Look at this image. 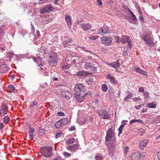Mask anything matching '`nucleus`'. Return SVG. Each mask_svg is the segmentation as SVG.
<instances>
[{
  "label": "nucleus",
  "instance_id": "nucleus-1",
  "mask_svg": "<svg viewBox=\"0 0 160 160\" xmlns=\"http://www.w3.org/2000/svg\"><path fill=\"white\" fill-rule=\"evenodd\" d=\"M74 96L79 103L83 102L85 99L84 93L86 91V87L82 84L80 83L75 85L74 88Z\"/></svg>",
  "mask_w": 160,
  "mask_h": 160
},
{
  "label": "nucleus",
  "instance_id": "nucleus-2",
  "mask_svg": "<svg viewBox=\"0 0 160 160\" xmlns=\"http://www.w3.org/2000/svg\"><path fill=\"white\" fill-rule=\"evenodd\" d=\"M115 127L114 125L110 128L106 132V135L105 138V143L106 145L111 146L112 144L115 146V137L114 130Z\"/></svg>",
  "mask_w": 160,
  "mask_h": 160
},
{
  "label": "nucleus",
  "instance_id": "nucleus-3",
  "mask_svg": "<svg viewBox=\"0 0 160 160\" xmlns=\"http://www.w3.org/2000/svg\"><path fill=\"white\" fill-rule=\"evenodd\" d=\"M52 148L50 146H44L41 148L40 152L41 155L44 157L50 158L52 157Z\"/></svg>",
  "mask_w": 160,
  "mask_h": 160
},
{
  "label": "nucleus",
  "instance_id": "nucleus-4",
  "mask_svg": "<svg viewBox=\"0 0 160 160\" xmlns=\"http://www.w3.org/2000/svg\"><path fill=\"white\" fill-rule=\"evenodd\" d=\"M151 33L149 31L146 32H144L141 35V38L144 41L145 43L149 46L154 45V42L151 39Z\"/></svg>",
  "mask_w": 160,
  "mask_h": 160
},
{
  "label": "nucleus",
  "instance_id": "nucleus-5",
  "mask_svg": "<svg viewBox=\"0 0 160 160\" xmlns=\"http://www.w3.org/2000/svg\"><path fill=\"white\" fill-rule=\"evenodd\" d=\"M97 113L100 116L101 119H109L110 118V114L108 112L105 110L100 109L98 110Z\"/></svg>",
  "mask_w": 160,
  "mask_h": 160
},
{
  "label": "nucleus",
  "instance_id": "nucleus-6",
  "mask_svg": "<svg viewBox=\"0 0 160 160\" xmlns=\"http://www.w3.org/2000/svg\"><path fill=\"white\" fill-rule=\"evenodd\" d=\"M83 68L91 71H95L97 69V65L96 64L85 62Z\"/></svg>",
  "mask_w": 160,
  "mask_h": 160
},
{
  "label": "nucleus",
  "instance_id": "nucleus-7",
  "mask_svg": "<svg viewBox=\"0 0 160 160\" xmlns=\"http://www.w3.org/2000/svg\"><path fill=\"white\" fill-rule=\"evenodd\" d=\"M101 39L103 43L107 46L110 45L112 43V39L110 36H103Z\"/></svg>",
  "mask_w": 160,
  "mask_h": 160
},
{
  "label": "nucleus",
  "instance_id": "nucleus-8",
  "mask_svg": "<svg viewBox=\"0 0 160 160\" xmlns=\"http://www.w3.org/2000/svg\"><path fill=\"white\" fill-rule=\"evenodd\" d=\"M106 64L111 67L114 68L116 71H117L120 66V64L118 60H117L116 62H113L112 63H106Z\"/></svg>",
  "mask_w": 160,
  "mask_h": 160
},
{
  "label": "nucleus",
  "instance_id": "nucleus-9",
  "mask_svg": "<svg viewBox=\"0 0 160 160\" xmlns=\"http://www.w3.org/2000/svg\"><path fill=\"white\" fill-rule=\"evenodd\" d=\"M106 78L107 79H109L110 81V82L114 85L116 86L118 85V82L116 79L113 76L111 75L110 74L107 75L106 77Z\"/></svg>",
  "mask_w": 160,
  "mask_h": 160
},
{
  "label": "nucleus",
  "instance_id": "nucleus-10",
  "mask_svg": "<svg viewBox=\"0 0 160 160\" xmlns=\"http://www.w3.org/2000/svg\"><path fill=\"white\" fill-rule=\"evenodd\" d=\"M62 97L65 98L67 100L69 99L72 96V94L68 91H63L62 92Z\"/></svg>",
  "mask_w": 160,
  "mask_h": 160
},
{
  "label": "nucleus",
  "instance_id": "nucleus-11",
  "mask_svg": "<svg viewBox=\"0 0 160 160\" xmlns=\"http://www.w3.org/2000/svg\"><path fill=\"white\" fill-rule=\"evenodd\" d=\"M141 154L138 152H134L132 156V160H140L141 158Z\"/></svg>",
  "mask_w": 160,
  "mask_h": 160
},
{
  "label": "nucleus",
  "instance_id": "nucleus-12",
  "mask_svg": "<svg viewBox=\"0 0 160 160\" xmlns=\"http://www.w3.org/2000/svg\"><path fill=\"white\" fill-rule=\"evenodd\" d=\"M108 148L109 150V153L110 156H114L113 155V152H114L115 149V146L112 144V145L111 146H108Z\"/></svg>",
  "mask_w": 160,
  "mask_h": 160
},
{
  "label": "nucleus",
  "instance_id": "nucleus-13",
  "mask_svg": "<svg viewBox=\"0 0 160 160\" xmlns=\"http://www.w3.org/2000/svg\"><path fill=\"white\" fill-rule=\"evenodd\" d=\"M1 112H2V116L6 114L8 112V107L5 104H2L1 107Z\"/></svg>",
  "mask_w": 160,
  "mask_h": 160
},
{
  "label": "nucleus",
  "instance_id": "nucleus-14",
  "mask_svg": "<svg viewBox=\"0 0 160 160\" xmlns=\"http://www.w3.org/2000/svg\"><path fill=\"white\" fill-rule=\"evenodd\" d=\"M8 69L7 65L5 64H3L0 66V71L2 73H5L8 71Z\"/></svg>",
  "mask_w": 160,
  "mask_h": 160
},
{
  "label": "nucleus",
  "instance_id": "nucleus-15",
  "mask_svg": "<svg viewBox=\"0 0 160 160\" xmlns=\"http://www.w3.org/2000/svg\"><path fill=\"white\" fill-rule=\"evenodd\" d=\"M73 42L72 39L69 38L67 40H64L63 42V46L64 48L68 47Z\"/></svg>",
  "mask_w": 160,
  "mask_h": 160
},
{
  "label": "nucleus",
  "instance_id": "nucleus-16",
  "mask_svg": "<svg viewBox=\"0 0 160 160\" xmlns=\"http://www.w3.org/2000/svg\"><path fill=\"white\" fill-rule=\"evenodd\" d=\"M129 22L130 23L135 24L137 23V19L135 15L131 16L130 17H128ZM128 19V18H127Z\"/></svg>",
  "mask_w": 160,
  "mask_h": 160
},
{
  "label": "nucleus",
  "instance_id": "nucleus-17",
  "mask_svg": "<svg viewBox=\"0 0 160 160\" xmlns=\"http://www.w3.org/2000/svg\"><path fill=\"white\" fill-rule=\"evenodd\" d=\"M130 40L129 37L127 35H122L120 39V41L122 43H124L128 42Z\"/></svg>",
  "mask_w": 160,
  "mask_h": 160
},
{
  "label": "nucleus",
  "instance_id": "nucleus-18",
  "mask_svg": "<svg viewBox=\"0 0 160 160\" xmlns=\"http://www.w3.org/2000/svg\"><path fill=\"white\" fill-rule=\"evenodd\" d=\"M148 142V139L143 140L140 142L139 144L140 148L141 149H143L146 146Z\"/></svg>",
  "mask_w": 160,
  "mask_h": 160
},
{
  "label": "nucleus",
  "instance_id": "nucleus-19",
  "mask_svg": "<svg viewBox=\"0 0 160 160\" xmlns=\"http://www.w3.org/2000/svg\"><path fill=\"white\" fill-rule=\"evenodd\" d=\"M81 27L84 30L88 31L91 28V25L89 23L82 24H81Z\"/></svg>",
  "mask_w": 160,
  "mask_h": 160
},
{
  "label": "nucleus",
  "instance_id": "nucleus-20",
  "mask_svg": "<svg viewBox=\"0 0 160 160\" xmlns=\"http://www.w3.org/2000/svg\"><path fill=\"white\" fill-rule=\"evenodd\" d=\"M65 19L68 27L70 28L71 27V17L68 14H66L65 15Z\"/></svg>",
  "mask_w": 160,
  "mask_h": 160
},
{
  "label": "nucleus",
  "instance_id": "nucleus-21",
  "mask_svg": "<svg viewBox=\"0 0 160 160\" xmlns=\"http://www.w3.org/2000/svg\"><path fill=\"white\" fill-rule=\"evenodd\" d=\"M78 148V144H75L69 146L67 148L68 150H70L72 151H74V150Z\"/></svg>",
  "mask_w": 160,
  "mask_h": 160
},
{
  "label": "nucleus",
  "instance_id": "nucleus-22",
  "mask_svg": "<svg viewBox=\"0 0 160 160\" xmlns=\"http://www.w3.org/2000/svg\"><path fill=\"white\" fill-rule=\"evenodd\" d=\"M95 160H104L103 155L101 153H96L94 158Z\"/></svg>",
  "mask_w": 160,
  "mask_h": 160
},
{
  "label": "nucleus",
  "instance_id": "nucleus-23",
  "mask_svg": "<svg viewBox=\"0 0 160 160\" xmlns=\"http://www.w3.org/2000/svg\"><path fill=\"white\" fill-rule=\"evenodd\" d=\"M54 126L55 128L58 129H60L62 128V127L63 126V125H62L61 122L60 120L55 122L54 124Z\"/></svg>",
  "mask_w": 160,
  "mask_h": 160
},
{
  "label": "nucleus",
  "instance_id": "nucleus-24",
  "mask_svg": "<svg viewBox=\"0 0 160 160\" xmlns=\"http://www.w3.org/2000/svg\"><path fill=\"white\" fill-rule=\"evenodd\" d=\"M157 104L153 102H148L147 103L146 107L149 108H156Z\"/></svg>",
  "mask_w": 160,
  "mask_h": 160
},
{
  "label": "nucleus",
  "instance_id": "nucleus-25",
  "mask_svg": "<svg viewBox=\"0 0 160 160\" xmlns=\"http://www.w3.org/2000/svg\"><path fill=\"white\" fill-rule=\"evenodd\" d=\"M57 56V53L55 52H52L50 54V58L49 60H55Z\"/></svg>",
  "mask_w": 160,
  "mask_h": 160
},
{
  "label": "nucleus",
  "instance_id": "nucleus-26",
  "mask_svg": "<svg viewBox=\"0 0 160 160\" xmlns=\"http://www.w3.org/2000/svg\"><path fill=\"white\" fill-rule=\"evenodd\" d=\"M48 64L52 66H55L57 64V61L56 60H49Z\"/></svg>",
  "mask_w": 160,
  "mask_h": 160
},
{
  "label": "nucleus",
  "instance_id": "nucleus-27",
  "mask_svg": "<svg viewBox=\"0 0 160 160\" xmlns=\"http://www.w3.org/2000/svg\"><path fill=\"white\" fill-rule=\"evenodd\" d=\"M30 130L28 132L29 137L32 138H33V133L34 132V129L30 127Z\"/></svg>",
  "mask_w": 160,
  "mask_h": 160
},
{
  "label": "nucleus",
  "instance_id": "nucleus-28",
  "mask_svg": "<svg viewBox=\"0 0 160 160\" xmlns=\"http://www.w3.org/2000/svg\"><path fill=\"white\" fill-rule=\"evenodd\" d=\"M125 123H122V124L119 127V128L118 129V136H119L120 134H121L122 132V130L125 125Z\"/></svg>",
  "mask_w": 160,
  "mask_h": 160
},
{
  "label": "nucleus",
  "instance_id": "nucleus-29",
  "mask_svg": "<svg viewBox=\"0 0 160 160\" xmlns=\"http://www.w3.org/2000/svg\"><path fill=\"white\" fill-rule=\"evenodd\" d=\"M102 33V35L104 34H105L108 32V27L106 26H104L102 28H101Z\"/></svg>",
  "mask_w": 160,
  "mask_h": 160
},
{
  "label": "nucleus",
  "instance_id": "nucleus-30",
  "mask_svg": "<svg viewBox=\"0 0 160 160\" xmlns=\"http://www.w3.org/2000/svg\"><path fill=\"white\" fill-rule=\"evenodd\" d=\"M15 90V88L13 85H9L8 87V90L9 92H14Z\"/></svg>",
  "mask_w": 160,
  "mask_h": 160
},
{
  "label": "nucleus",
  "instance_id": "nucleus-31",
  "mask_svg": "<svg viewBox=\"0 0 160 160\" xmlns=\"http://www.w3.org/2000/svg\"><path fill=\"white\" fill-rule=\"evenodd\" d=\"M10 120L8 116H4L3 118V121L6 124L8 123Z\"/></svg>",
  "mask_w": 160,
  "mask_h": 160
},
{
  "label": "nucleus",
  "instance_id": "nucleus-32",
  "mask_svg": "<svg viewBox=\"0 0 160 160\" xmlns=\"http://www.w3.org/2000/svg\"><path fill=\"white\" fill-rule=\"evenodd\" d=\"M63 126L67 124L68 122V120L66 118L60 120Z\"/></svg>",
  "mask_w": 160,
  "mask_h": 160
},
{
  "label": "nucleus",
  "instance_id": "nucleus-33",
  "mask_svg": "<svg viewBox=\"0 0 160 160\" xmlns=\"http://www.w3.org/2000/svg\"><path fill=\"white\" fill-rule=\"evenodd\" d=\"M135 122H138V123H140L142 124L143 123V121L139 119H133L132 120L130 121V124H131Z\"/></svg>",
  "mask_w": 160,
  "mask_h": 160
},
{
  "label": "nucleus",
  "instance_id": "nucleus-34",
  "mask_svg": "<svg viewBox=\"0 0 160 160\" xmlns=\"http://www.w3.org/2000/svg\"><path fill=\"white\" fill-rule=\"evenodd\" d=\"M93 79L91 78H90L89 79H86L85 80L86 82L88 85L92 84L93 82Z\"/></svg>",
  "mask_w": 160,
  "mask_h": 160
},
{
  "label": "nucleus",
  "instance_id": "nucleus-35",
  "mask_svg": "<svg viewBox=\"0 0 160 160\" xmlns=\"http://www.w3.org/2000/svg\"><path fill=\"white\" fill-rule=\"evenodd\" d=\"M132 93L131 92L129 91L128 92V95L126 97H125L124 99V100L125 101H127L128 98H130L132 97Z\"/></svg>",
  "mask_w": 160,
  "mask_h": 160
},
{
  "label": "nucleus",
  "instance_id": "nucleus-36",
  "mask_svg": "<svg viewBox=\"0 0 160 160\" xmlns=\"http://www.w3.org/2000/svg\"><path fill=\"white\" fill-rule=\"evenodd\" d=\"M108 87L106 84H103L102 86V90L103 92H106L107 91Z\"/></svg>",
  "mask_w": 160,
  "mask_h": 160
},
{
  "label": "nucleus",
  "instance_id": "nucleus-37",
  "mask_svg": "<svg viewBox=\"0 0 160 160\" xmlns=\"http://www.w3.org/2000/svg\"><path fill=\"white\" fill-rule=\"evenodd\" d=\"M70 65L69 63H65L62 66V68L63 69L68 68L70 67Z\"/></svg>",
  "mask_w": 160,
  "mask_h": 160
},
{
  "label": "nucleus",
  "instance_id": "nucleus-38",
  "mask_svg": "<svg viewBox=\"0 0 160 160\" xmlns=\"http://www.w3.org/2000/svg\"><path fill=\"white\" fill-rule=\"evenodd\" d=\"M75 139L74 138H71L69 139L68 142H67V143L68 144H72L74 143L75 142Z\"/></svg>",
  "mask_w": 160,
  "mask_h": 160
},
{
  "label": "nucleus",
  "instance_id": "nucleus-39",
  "mask_svg": "<svg viewBox=\"0 0 160 160\" xmlns=\"http://www.w3.org/2000/svg\"><path fill=\"white\" fill-rule=\"evenodd\" d=\"M38 104V103L36 101L32 102L30 103V107L32 108L35 106H37Z\"/></svg>",
  "mask_w": 160,
  "mask_h": 160
},
{
  "label": "nucleus",
  "instance_id": "nucleus-40",
  "mask_svg": "<svg viewBox=\"0 0 160 160\" xmlns=\"http://www.w3.org/2000/svg\"><path fill=\"white\" fill-rule=\"evenodd\" d=\"M52 9H53V8L51 5H48L43 9V10H52Z\"/></svg>",
  "mask_w": 160,
  "mask_h": 160
},
{
  "label": "nucleus",
  "instance_id": "nucleus-41",
  "mask_svg": "<svg viewBox=\"0 0 160 160\" xmlns=\"http://www.w3.org/2000/svg\"><path fill=\"white\" fill-rule=\"evenodd\" d=\"M62 134V133L61 132H58L56 133L55 137L56 138H58L61 137Z\"/></svg>",
  "mask_w": 160,
  "mask_h": 160
},
{
  "label": "nucleus",
  "instance_id": "nucleus-42",
  "mask_svg": "<svg viewBox=\"0 0 160 160\" xmlns=\"http://www.w3.org/2000/svg\"><path fill=\"white\" fill-rule=\"evenodd\" d=\"M101 28H99L95 29V31L96 32V33L98 34H101L102 35V30H101Z\"/></svg>",
  "mask_w": 160,
  "mask_h": 160
},
{
  "label": "nucleus",
  "instance_id": "nucleus-43",
  "mask_svg": "<svg viewBox=\"0 0 160 160\" xmlns=\"http://www.w3.org/2000/svg\"><path fill=\"white\" fill-rule=\"evenodd\" d=\"M85 73L84 71H80L77 73V76H83L85 75Z\"/></svg>",
  "mask_w": 160,
  "mask_h": 160
},
{
  "label": "nucleus",
  "instance_id": "nucleus-44",
  "mask_svg": "<svg viewBox=\"0 0 160 160\" xmlns=\"http://www.w3.org/2000/svg\"><path fill=\"white\" fill-rule=\"evenodd\" d=\"M144 96L146 99H148L150 97L149 93L148 92H146L144 93Z\"/></svg>",
  "mask_w": 160,
  "mask_h": 160
},
{
  "label": "nucleus",
  "instance_id": "nucleus-45",
  "mask_svg": "<svg viewBox=\"0 0 160 160\" xmlns=\"http://www.w3.org/2000/svg\"><path fill=\"white\" fill-rule=\"evenodd\" d=\"M39 133L40 135H42L45 133V131L43 129H41L39 130Z\"/></svg>",
  "mask_w": 160,
  "mask_h": 160
},
{
  "label": "nucleus",
  "instance_id": "nucleus-46",
  "mask_svg": "<svg viewBox=\"0 0 160 160\" xmlns=\"http://www.w3.org/2000/svg\"><path fill=\"white\" fill-rule=\"evenodd\" d=\"M63 155L66 158H68L70 157L71 154L68 152H65L64 153Z\"/></svg>",
  "mask_w": 160,
  "mask_h": 160
},
{
  "label": "nucleus",
  "instance_id": "nucleus-47",
  "mask_svg": "<svg viewBox=\"0 0 160 160\" xmlns=\"http://www.w3.org/2000/svg\"><path fill=\"white\" fill-rule=\"evenodd\" d=\"M52 160H64L62 158L59 156L54 158Z\"/></svg>",
  "mask_w": 160,
  "mask_h": 160
},
{
  "label": "nucleus",
  "instance_id": "nucleus-48",
  "mask_svg": "<svg viewBox=\"0 0 160 160\" xmlns=\"http://www.w3.org/2000/svg\"><path fill=\"white\" fill-rule=\"evenodd\" d=\"M140 73L142 74L145 76H147L148 75L147 73L145 71L142 70L140 71Z\"/></svg>",
  "mask_w": 160,
  "mask_h": 160
},
{
  "label": "nucleus",
  "instance_id": "nucleus-49",
  "mask_svg": "<svg viewBox=\"0 0 160 160\" xmlns=\"http://www.w3.org/2000/svg\"><path fill=\"white\" fill-rule=\"evenodd\" d=\"M14 54L12 52H9L8 54V57L10 58H12Z\"/></svg>",
  "mask_w": 160,
  "mask_h": 160
},
{
  "label": "nucleus",
  "instance_id": "nucleus-50",
  "mask_svg": "<svg viewBox=\"0 0 160 160\" xmlns=\"http://www.w3.org/2000/svg\"><path fill=\"white\" fill-rule=\"evenodd\" d=\"M57 115L60 116H63L65 115V114L62 112H58Z\"/></svg>",
  "mask_w": 160,
  "mask_h": 160
},
{
  "label": "nucleus",
  "instance_id": "nucleus-51",
  "mask_svg": "<svg viewBox=\"0 0 160 160\" xmlns=\"http://www.w3.org/2000/svg\"><path fill=\"white\" fill-rule=\"evenodd\" d=\"M128 46L129 48H131L132 47V44L131 43V40L129 41L128 42Z\"/></svg>",
  "mask_w": 160,
  "mask_h": 160
},
{
  "label": "nucleus",
  "instance_id": "nucleus-52",
  "mask_svg": "<svg viewBox=\"0 0 160 160\" xmlns=\"http://www.w3.org/2000/svg\"><path fill=\"white\" fill-rule=\"evenodd\" d=\"M91 94H92V93H91V92L88 91L87 92H85V91L84 93L83 94H84V95H85V97L86 95H90Z\"/></svg>",
  "mask_w": 160,
  "mask_h": 160
},
{
  "label": "nucleus",
  "instance_id": "nucleus-53",
  "mask_svg": "<svg viewBox=\"0 0 160 160\" xmlns=\"http://www.w3.org/2000/svg\"><path fill=\"white\" fill-rule=\"evenodd\" d=\"M143 106H144V105H142V104H140L136 106L135 107V108L137 109V110H138L140 108L142 107H143Z\"/></svg>",
  "mask_w": 160,
  "mask_h": 160
},
{
  "label": "nucleus",
  "instance_id": "nucleus-54",
  "mask_svg": "<svg viewBox=\"0 0 160 160\" xmlns=\"http://www.w3.org/2000/svg\"><path fill=\"white\" fill-rule=\"evenodd\" d=\"M134 69L135 71L138 72L139 73L140 72V71L141 70V69L140 68L137 67H136L135 68H134Z\"/></svg>",
  "mask_w": 160,
  "mask_h": 160
},
{
  "label": "nucleus",
  "instance_id": "nucleus-55",
  "mask_svg": "<svg viewBox=\"0 0 160 160\" xmlns=\"http://www.w3.org/2000/svg\"><path fill=\"white\" fill-rule=\"evenodd\" d=\"M115 39L116 41L117 42H120V38L118 36H115Z\"/></svg>",
  "mask_w": 160,
  "mask_h": 160
},
{
  "label": "nucleus",
  "instance_id": "nucleus-56",
  "mask_svg": "<svg viewBox=\"0 0 160 160\" xmlns=\"http://www.w3.org/2000/svg\"><path fill=\"white\" fill-rule=\"evenodd\" d=\"M129 51L128 50H126L124 51L123 52V54L124 56H128V53Z\"/></svg>",
  "mask_w": 160,
  "mask_h": 160
},
{
  "label": "nucleus",
  "instance_id": "nucleus-57",
  "mask_svg": "<svg viewBox=\"0 0 160 160\" xmlns=\"http://www.w3.org/2000/svg\"><path fill=\"white\" fill-rule=\"evenodd\" d=\"M76 129L75 127V126H72L71 127L69 128V131H72Z\"/></svg>",
  "mask_w": 160,
  "mask_h": 160
},
{
  "label": "nucleus",
  "instance_id": "nucleus-58",
  "mask_svg": "<svg viewBox=\"0 0 160 160\" xmlns=\"http://www.w3.org/2000/svg\"><path fill=\"white\" fill-rule=\"evenodd\" d=\"M33 60L34 62H37L38 61V60L40 59V58L39 57H38L37 58H36L35 57H33Z\"/></svg>",
  "mask_w": 160,
  "mask_h": 160
},
{
  "label": "nucleus",
  "instance_id": "nucleus-59",
  "mask_svg": "<svg viewBox=\"0 0 160 160\" xmlns=\"http://www.w3.org/2000/svg\"><path fill=\"white\" fill-rule=\"evenodd\" d=\"M133 100L134 101L136 102H138L139 101L141 100V98L139 97L138 98H133Z\"/></svg>",
  "mask_w": 160,
  "mask_h": 160
},
{
  "label": "nucleus",
  "instance_id": "nucleus-60",
  "mask_svg": "<svg viewBox=\"0 0 160 160\" xmlns=\"http://www.w3.org/2000/svg\"><path fill=\"white\" fill-rule=\"evenodd\" d=\"M22 8L24 9H26L27 8V5L25 3H24L22 5Z\"/></svg>",
  "mask_w": 160,
  "mask_h": 160
},
{
  "label": "nucleus",
  "instance_id": "nucleus-61",
  "mask_svg": "<svg viewBox=\"0 0 160 160\" xmlns=\"http://www.w3.org/2000/svg\"><path fill=\"white\" fill-rule=\"evenodd\" d=\"M144 91V88L143 87H140L139 89V92H143Z\"/></svg>",
  "mask_w": 160,
  "mask_h": 160
},
{
  "label": "nucleus",
  "instance_id": "nucleus-62",
  "mask_svg": "<svg viewBox=\"0 0 160 160\" xmlns=\"http://www.w3.org/2000/svg\"><path fill=\"white\" fill-rule=\"evenodd\" d=\"M4 124L3 123L0 122V131L3 128Z\"/></svg>",
  "mask_w": 160,
  "mask_h": 160
},
{
  "label": "nucleus",
  "instance_id": "nucleus-63",
  "mask_svg": "<svg viewBox=\"0 0 160 160\" xmlns=\"http://www.w3.org/2000/svg\"><path fill=\"white\" fill-rule=\"evenodd\" d=\"M40 11L41 14H43L45 12H49L50 11Z\"/></svg>",
  "mask_w": 160,
  "mask_h": 160
},
{
  "label": "nucleus",
  "instance_id": "nucleus-64",
  "mask_svg": "<svg viewBox=\"0 0 160 160\" xmlns=\"http://www.w3.org/2000/svg\"><path fill=\"white\" fill-rule=\"evenodd\" d=\"M157 156L158 160H160V151L158 152Z\"/></svg>",
  "mask_w": 160,
  "mask_h": 160
}]
</instances>
